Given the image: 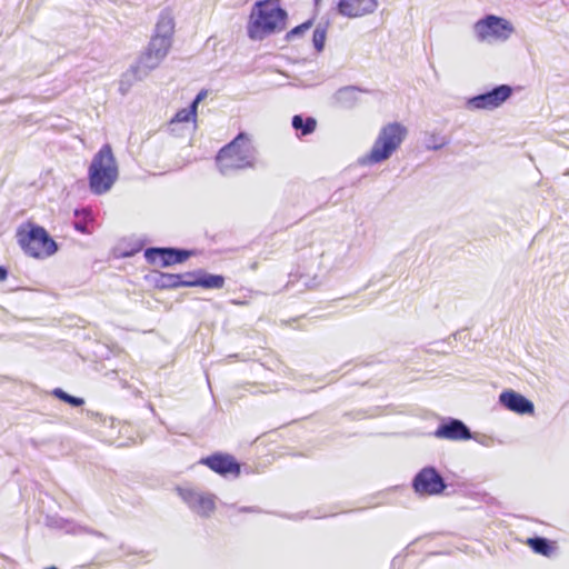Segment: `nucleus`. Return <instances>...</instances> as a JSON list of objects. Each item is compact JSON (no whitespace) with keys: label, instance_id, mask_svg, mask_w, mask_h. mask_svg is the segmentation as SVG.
<instances>
[{"label":"nucleus","instance_id":"f704fd0d","mask_svg":"<svg viewBox=\"0 0 569 569\" xmlns=\"http://www.w3.org/2000/svg\"><path fill=\"white\" fill-rule=\"evenodd\" d=\"M8 269L4 266H0V281H4L8 277Z\"/></svg>","mask_w":569,"mask_h":569},{"label":"nucleus","instance_id":"cd10ccee","mask_svg":"<svg viewBox=\"0 0 569 569\" xmlns=\"http://www.w3.org/2000/svg\"><path fill=\"white\" fill-rule=\"evenodd\" d=\"M179 277H181L180 282H183V284H181V287H198V284H189L188 283L190 281H194L199 277L198 270L179 273Z\"/></svg>","mask_w":569,"mask_h":569},{"label":"nucleus","instance_id":"7c9ffc66","mask_svg":"<svg viewBox=\"0 0 569 569\" xmlns=\"http://www.w3.org/2000/svg\"><path fill=\"white\" fill-rule=\"evenodd\" d=\"M238 512L261 513L263 511L261 508H259L257 506H250V507H239Z\"/></svg>","mask_w":569,"mask_h":569},{"label":"nucleus","instance_id":"c9c22d12","mask_svg":"<svg viewBox=\"0 0 569 569\" xmlns=\"http://www.w3.org/2000/svg\"><path fill=\"white\" fill-rule=\"evenodd\" d=\"M401 563H402V558H401V557H399V556H397V557H395V558L392 559V561H391V567L395 569V568H397V567H400V566H401Z\"/></svg>","mask_w":569,"mask_h":569},{"label":"nucleus","instance_id":"4be33fe9","mask_svg":"<svg viewBox=\"0 0 569 569\" xmlns=\"http://www.w3.org/2000/svg\"><path fill=\"white\" fill-rule=\"evenodd\" d=\"M74 217L76 220L72 222L73 228L81 233H90L91 214L86 210L76 209Z\"/></svg>","mask_w":569,"mask_h":569},{"label":"nucleus","instance_id":"9b49d317","mask_svg":"<svg viewBox=\"0 0 569 569\" xmlns=\"http://www.w3.org/2000/svg\"><path fill=\"white\" fill-rule=\"evenodd\" d=\"M433 436L438 439L466 441L473 438V432L462 420L448 417L441 419V422L435 430Z\"/></svg>","mask_w":569,"mask_h":569},{"label":"nucleus","instance_id":"c85d7f7f","mask_svg":"<svg viewBox=\"0 0 569 569\" xmlns=\"http://www.w3.org/2000/svg\"><path fill=\"white\" fill-rule=\"evenodd\" d=\"M447 143L448 139L446 137H438L436 134L429 137V149L438 150Z\"/></svg>","mask_w":569,"mask_h":569},{"label":"nucleus","instance_id":"393cba45","mask_svg":"<svg viewBox=\"0 0 569 569\" xmlns=\"http://www.w3.org/2000/svg\"><path fill=\"white\" fill-rule=\"evenodd\" d=\"M412 488L421 497L427 496V466L421 468L412 480Z\"/></svg>","mask_w":569,"mask_h":569},{"label":"nucleus","instance_id":"f03ea898","mask_svg":"<svg viewBox=\"0 0 569 569\" xmlns=\"http://www.w3.org/2000/svg\"><path fill=\"white\" fill-rule=\"evenodd\" d=\"M258 151L248 133L239 132L216 156V166L222 176L246 169H254Z\"/></svg>","mask_w":569,"mask_h":569},{"label":"nucleus","instance_id":"20e7f679","mask_svg":"<svg viewBox=\"0 0 569 569\" xmlns=\"http://www.w3.org/2000/svg\"><path fill=\"white\" fill-rule=\"evenodd\" d=\"M16 238L23 252L32 258L43 259L59 250L58 243L46 228L31 221L18 227Z\"/></svg>","mask_w":569,"mask_h":569},{"label":"nucleus","instance_id":"2f4dec72","mask_svg":"<svg viewBox=\"0 0 569 569\" xmlns=\"http://www.w3.org/2000/svg\"><path fill=\"white\" fill-rule=\"evenodd\" d=\"M472 439H475L480 445L486 446V447H489L492 443V439L490 437H488V436H485V435H482L480 437L473 435Z\"/></svg>","mask_w":569,"mask_h":569},{"label":"nucleus","instance_id":"6ab92c4d","mask_svg":"<svg viewBox=\"0 0 569 569\" xmlns=\"http://www.w3.org/2000/svg\"><path fill=\"white\" fill-rule=\"evenodd\" d=\"M448 488H452L451 485H448L445 478L440 475V472L435 468L429 466V496L433 495H451V492L447 491Z\"/></svg>","mask_w":569,"mask_h":569},{"label":"nucleus","instance_id":"6e6552de","mask_svg":"<svg viewBox=\"0 0 569 569\" xmlns=\"http://www.w3.org/2000/svg\"><path fill=\"white\" fill-rule=\"evenodd\" d=\"M193 251L178 247H149L144 249L143 257L150 264L168 268L187 261Z\"/></svg>","mask_w":569,"mask_h":569},{"label":"nucleus","instance_id":"473e14b6","mask_svg":"<svg viewBox=\"0 0 569 569\" xmlns=\"http://www.w3.org/2000/svg\"><path fill=\"white\" fill-rule=\"evenodd\" d=\"M301 280H303V286L306 288H315L317 286L316 278L311 279V281H310L303 274H300L298 278V281H301Z\"/></svg>","mask_w":569,"mask_h":569},{"label":"nucleus","instance_id":"72a5a7b5","mask_svg":"<svg viewBox=\"0 0 569 569\" xmlns=\"http://www.w3.org/2000/svg\"><path fill=\"white\" fill-rule=\"evenodd\" d=\"M87 416L91 419H96V420H101L102 418V415L100 412H97V411H92V410H87Z\"/></svg>","mask_w":569,"mask_h":569},{"label":"nucleus","instance_id":"aec40b11","mask_svg":"<svg viewBox=\"0 0 569 569\" xmlns=\"http://www.w3.org/2000/svg\"><path fill=\"white\" fill-rule=\"evenodd\" d=\"M291 126L298 137H306L315 132L317 120L311 116L295 114L291 119Z\"/></svg>","mask_w":569,"mask_h":569},{"label":"nucleus","instance_id":"b1692460","mask_svg":"<svg viewBox=\"0 0 569 569\" xmlns=\"http://www.w3.org/2000/svg\"><path fill=\"white\" fill-rule=\"evenodd\" d=\"M51 395L58 400L68 403L72 408H79L84 405V399L81 397L72 396L64 391L62 388H54Z\"/></svg>","mask_w":569,"mask_h":569},{"label":"nucleus","instance_id":"0eeeda50","mask_svg":"<svg viewBox=\"0 0 569 569\" xmlns=\"http://www.w3.org/2000/svg\"><path fill=\"white\" fill-rule=\"evenodd\" d=\"M513 31L511 22L495 14H487L473 24L475 36L480 42L507 41Z\"/></svg>","mask_w":569,"mask_h":569},{"label":"nucleus","instance_id":"4c0bfd02","mask_svg":"<svg viewBox=\"0 0 569 569\" xmlns=\"http://www.w3.org/2000/svg\"><path fill=\"white\" fill-rule=\"evenodd\" d=\"M393 490H397V491H406V492H408V491H409V489H408L407 487H403V486H402V487L397 486V487H395V488H393Z\"/></svg>","mask_w":569,"mask_h":569},{"label":"nucleus","instance_id":"1a4fd4ad","mask_svg":"<svg viewBox=\"0 0 569 569\" xmlns=\"http://www.w3.org/2000/svg\"><path fill=\"white\" fill-rule=\"evenodd\" d=\"M511 94L510 86L499 84L487 92L469 98L466 106L469 110H493L506 102Z\"/></svg>","mask_w":569,"mask_h":569},{"label":"nucleus","instance_id":"f257e3e1","mask_svg":"<svg viewBox=\"0 0 569 569\" xmlns=\"http://www.w3.org/2000/svg\"><path fill=\"white\" fill-rule=\"evenodd\" d=\"M288 12L279 0H259L253 4L247 24V34L253 41L283 31L287 27Z\"/></svg>","mask_w":569,"mask_h":569},{"label":"nucleus","instance_id":"a19ab883","mask_svg":"<svg viewBox=\"0 0 569 569\" xmlns=\"http://www.w3.org/2000/svg\"><path fill=\"white\" fill-rule=\"evenodd\" d=\"M431 351H435V352H439L438 349H428V352L430 353Z\"/></svg>","mask_w":569,"mask_h":569},{"label":"nucleus","instance_id":"bb28decb","mask_svg":"<svg viewBox=\"0 0 569 569\" xmlns=\"http://www.w3.org/2000/svg\"><path fill=\"white\" fill-rule=\"evenodd\" d=\"M196 117L197 111L191 106H189L188 108L179 110L172 118L171 123L194 121Z\"/></svg>","mask_w":569,"mask_h":569},{"label":"nucleus","instance_id":"ea45409f","mask_svg":"<svg viewBox=\"0 0 569 569\" xmlns=\"http://www.w3.org/2000/svg\"><path fill=\"white\" fill-rule=\"evenodd\" d=\"M148 407H149V410H151V412H153V413H154V408H153V406H152L151 403H149V405H148Z\"/></svg>","mask_w":569,"mask_h":569},{"label":"nucleus","instance_id":"dca6fc26","mask_svg":"<svg viewBox=\"0 0 569 569\" xmlns=\"http://www.w3.org/2000/svg\"><path fill=\"white\" fill-rule=\"evenodd\" d=\"M363 91L365 90L357 86L342 87L332 96V104L341 109L350 110L358 104L359 92Z\"/></svg>","mask_w":569,"mask_h":569},{"label":"nucleus","instance_id":"58836bf2","mask_svg":"<svg viewBox=\"0 0 569 569\" xmlns=\"http://www.w3.org/2000/svg\"><path fill=\"white\" fill-rule=\"evenodd\" d=\"M91 533L98 536V537H104V535L102 532H99V531H94L92 530Z\"/></svg>","mask_w":569,"mask_h":569},{"label":"nucleus","instance_id":"f3484780","mask_svg":"<svg viewBox=\"0 0 569 569\" xmlns=\"http://www.w3.org/2000/svg\"><path fill=\"white\" fill-rule=\"evenodd\" d=\"M180 278L179 273H167L159 270H153L146 277L147 281L161 290L180 288L183 284L180 282Z\"/></svg>","mask_w":569,"mask_h":569},{"label":"nucleus","instance_id":"412c9836","mask_svg":"<svg viewBox=\"0 0 569 569\" xmlns=\"http://www.w3.org/2000/svg\"><path fill=\"white\" fill-rule=\"evenodd\" d=\"M527 545L532 549L533 552L542 556H550L553 551L552 542L545 537L536 536L528 538Z\"/></svg>","mask_w":569,"mask_h":569},{"label":"nucleus","instance_id":"ddd939ff","mask_svg":"<svg viewBox=\"0 0 569 569\" xmlns=\"http://www.w3.org/2000/svg\"><path fill=\"white\" fill-rule=\"evenodd\" d=\"M499 403L518 415H532L535 412L533 402L512 389L503 390L499 395Z\"/></svg>","mask_w":569,"mask_h":569},{"label":"nucleus","instance_id":"a211bd4d","mask_svg":"<svg viewBox=\"0 0 569 569\" xmlns=\"http://www.w3.org/2000/svg\"><path fill=\"white\" fill-rule=\"evenodd\" d=\"M199 277L194 281L188 282L189 284H198L204 289H221L224 286V277L221 274L209 273L202 269H198Z\"/></svg>","mask_w":569,"mask_h":569},{"label":"nucleus","instance_id":"7ed1b4c3","mask_svg":"<svg viewBox=\"0 0 569 569\" xmlns=\"http://www.w3.org/2000/svg\"><path fill=\"white\" fill-rule=\"evenodd\" d=\"M119 176L117 160L109 143L93 156L88 170L89 189L93 194L108 192Z\"/></svg>","mask_w":569,"mask_h":569},{"label":"nucleus","instance_id":"9d476101","mask_svg":"<svg viewBox=\"0 0 569 569\" xmlns=\"http://www.w3.org/2000/svg\"><path fill=\"white\" fill-rule=\"evenodd\" d=\"M199 463L223 478H238L241 473V463L230 453L217 451L200 459Z\"/></svg>","mask_w":569,"mask_h":569},{"label":"nucleus","instance_id":"39448f33","mask_svg":"<svg viewBox=\"0 0 569 569\" xmlns=\"http://www.w3.org/2000/svg\"><path fill=\"white\" fill-rule=\"evenodd\" d=\"M407 134L406 128L399 122L383 126L363 163L376 164L388 160L400 147Z\"/></svg>","mask_w":569,"mask_h":569},{"label":"nucleus","instance_id":"f8f14e48","mask_svg":"<svg viewBox=\"0 0 569 569\" xmlns=\"http://www.w3.org/2000/svg\"><path fill=\"white\" fill-rule=\"evenodd\" d=\"M178 491L188 507L201 517H209L216 508L213 495L182 488H178Z\"/></svg>","mask_w":569,"mask_h":569},{"label":"nucleus","instance_id":"5701e85b","mask_svg":"<svg viewBox=\"0 0 569 569\" xmlns=\"http://www.w3.org/2000/svg\"><path fill=\"white\" fill-rule=\"evenodd\" d=\"M328 26H329V22H325V23L320 22L317 24V27L313 30L312 44H313L315 50L318 53L322 52L325 49Z\"/></svg>","mask_w":569,"mask_h":569},{"label":"nucleus","instance_id":"c756f323","mask_svg":"<svg viewBox=\"0 0 569 569\" xmlns=\"http://www.w3.org/2000/svg\"><path fill=\"white\" fill-rule=\"evenodd\" d=\"M207 94H208L207 90H204V89L200 90L197 93V96L194 97V99L192 100V102L190 103V106L197 111L199 103L207 97Z\"/></svg>","mask_w":569,"mask_h":569},{"label":"nucleus","instance_id":"4468645a","mask_svg":"<svg viewBox=\"0 0 569 569\" xmlns=\"http://www.w3.org/2000/svg\"><path fill=\"white\" fill-rule=\"evenodd\" d=\"M377 7V0H339L336 9L342 17L359 18L372 13Z\"/></svg>","mask_w":569,"mask_h":569},{"label":"nucleus","instance_id":"a878e982","mask_svg":"<svg viewBox=\"0 0 569 569\" xmlns=\"http://www.w3.org/2000/svg\"><path fill=\"white\" fill-rule=\"evenodd\" d=\"M312 26H313V19H308L307 21L302 22L301 24L296 26L295 28L289 30L284 36V40L290 42V41H293L295 39L303 37V34L309 29H311Z\"/></svg>","mask_w":569,"mask_h":569},{"label":"nucleus","instance_id":"e433bc0d","mask_svg":"<svg viewBox=\"0 0 569 569\" xmlns=\"http://www.w3.org/2000/svg\"><path fill=\"white\" fill-rule=\"evenodd\" d=\"M131 86H128V83L122 84V79L120 80V91L124 93Z\"/></svg>","mask_w":569,"mask_h":569},{"label":"nucleus","instance_id":"2eb2a0df","mask_svg":"<svg viewBox=\"0 0 569 569\" xmlns=\"http://www.w3.org/2000/svg\"><path fill=\"white\" fill-rule=\"evenodd\" d=\"M173 32L174 19L169 13L161 12L150 42H156L158 44L161 43V47L170 49L172 46Z\"/></svg>","mask_w":569,"mask_h":569},{"label":"nucleus","instance_id":"423d86ee","mask_svg":"<svg viewBox=\"0 0 569 569\" xmlns=\"http://www.w3.org/2000/svg\"><path fill=\"white\" fill-rule=\"evenodd\" d=\"M169 50L170 49L161 47V43L158 44L149 41L137 62L122 74V84L128 83V86H132L136 81H141L147 78L152 70L160 66L168 56Z\"/></svg>","mask_w":569,"mask_h":569}]
</instances>
